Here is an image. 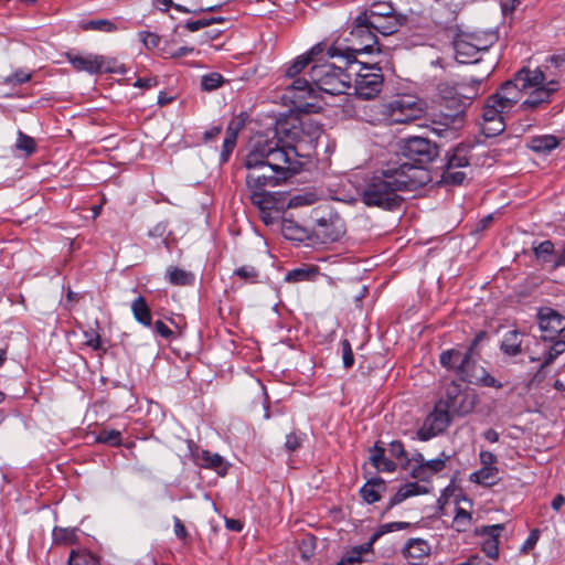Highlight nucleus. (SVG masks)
I'll return each mask as SVG.
<instances>
[{
    "mask_svg": "<svg viewBox=\"0 0 565 565\" xmlns=\"http://www.w3.org/2000/svg\"><path fill=\"white\" fill-rule=\"evenodd\" d=\"M373 551V547L367 542L361 545H356L352 547L343 557V562L347 565H355L361 564L363 562V554L370 553Z\"/></svg>",
    "mask_w": 565,
    "mask_h": 565,
    "instance_id": "38",
    "label": "nucleus"
},
{
    "mask_svg": "<svg viewBox=\"0 0 565 565\" xmlns=\"http://www.w3.org/2000/svg\"><path fill=\"white\" fill-rule=\"evenodd\" d=\"M341 350H342V362L345 369H350L354 364V355L352 351L351 343L348 339H343L341 341Z\"/></svg>",
    "mask_w": 565,
    "mask_h": 565,
    "instance_id": "52",
    "label": "nucleus"
},
{
    "mask_svg": "<svg viewBox=\"0 0 565 565\" xmlns=\"http://www.w3.org/2000/svg\"><path fill=\"white\" fill-rule=\"evenodd\" d=\"M17 148L19 150L24 151L28 156L32 154L35 149L36 145L32 137L23 134L22 131H19L18 139H17Z\"/></svg>",
    "mask_w": 565,
    "mask_h": 565,
    "instance_id": "46",
    "label": "nucleus"
},
{
    "mask_svg": "<svg viewBox=\"0 0 565 565\" xmlns=\"http://www.w3.org/2000/svg\"><path fill=\"white\" fill-rule=\"evenodd\" d=\"M552 345L546 350L543 356V362L541 367H545L554 362V360L561 355L565 351V341L564 340H554L551 341Z\"/></svg>",
    "mask_w": 565,
    "mask_h": 565,
    "instance_id": "40",
    "label": "nucleus"
},
{
    "mask_svg": "<svg viewBox=\"0 0 565 565\" xmlns=\"http://www.w3.org/2000/svg\"><path fill=\"white\" fill-rule=\"evenodd\" d=\"M153 331L164 339H170L173 334V331L161 320L156 321Z\"/></svg>",
    "mask_w": 565,
    "mask_h": 565,
    "instance_id": "58",
    "label": "nucleus"
},
{
    "mask_svg": "<svg viewBox=\"0 0 565 565\" xmlns=\"http://www.w3.org/2000/svg\"><path fill=\"white\" fill-rule=\"evenodd\" d=\"M415 461L418 462V467L413 469V477L425 480L428 476L434 475L445 467V462L441 459L424 460L422 454H417Z\"/></svg>",
    "mask_w": 565,
    "mask_h": 565,
    "instance_id": "23",
    "label": "nucleus"
},
{
    "mask_svg": "<svg viewBox=\"0 0 565 565\" xmlns=\"http://www.w3.org/2000/svg\"><path fill=\"white\" fill-rule=\"evenodd\" d=\"M502 531L503 525L501 524L482 525L473 531L482 540V552L491 559H497L499 556V536Z\"/></svg>",
    "mask_w": 565,
    "mask_h": 565,
    "instance_id": "18",
    "label": "nucleus"
},
{
    "mask_svg": "<svg viewBox=\"0 0 565 565\" xmlns=\"http://www.w3.org/2000/svg\"><path fill=\"white\" fill-rule=\"evenodd\" d=\"M173 530L177 537L184 540L188 536V531L178 516H173Z\"/></svg>",
    "mask_w": 565,
    "mask_h": 565,
    "instance_id": "61",
    "label": "nucleus"
},
{
    "mask_svg": "<svg viewBox=\"0 0 565 565\" xmlns=\"http://www.w3.org/2000/svg\"><path fill=\"white\" fill-rule=\"evenodd\" d=\"M318 270L315 267L295 268L286 274L287 282H300L311 280L316 277Z\"/></svg>",
    "mask_w": 565,
    "mask_h": 565,
    "instance_id": "39",
    "label": "nucleus"
},
{
    "mask_svg": "<svg viewBox=\"0 0 565 565\" xmlns=\"http://www.w3.org/2000/svg\"><path fill=\"white\" fill-rule=\"evenodd\" d=\"M243 124L241 121L231 120L226 127L225 138L222 145L220 154V163L224 164L230 160V157L236 146L237 135Z\"/></svg>",
    "mask_w": 565,
    "mask_h": 565,
    "instance_id": "21",
    "label": "nucleus"
},
{
    "mask_svg": "<svg viewBox=\"0 0 565 565\" xmlns=\"http://www.w3.org/2000/svg\"><path fill=\"white\" fill-rule=\"evenodd\" d=\"M524 93L522 79H516L515 73L511 79L502 83L497 92L486 99L481 122V131L486 137H495L504 131L505 115L520 103Z\"/></svg>",
    "mask_w": 565,
    "mask_h": 565,
    "instance_id": "3",
    "label": "nucleus"
},
{
    "mask_svg": "<svg viewBox=\"0 0 565 565\" xmlns=\"http://www.w3.org/2000/svg\"><path fill=\"white\" fill-rule=\"evenodd\" d=\"M533 252L536 258L546 262L547 257L554 252V244L551 241L541 242L539 245L533 247Z\"/></svg>",
    "mask_w": 565,
    "mask_h": 565,
    "instance_id": "50",
    "label": "nucleus"
},
{
    "mask_svg": "<svg viewBox=\"0 0 565 565\" xmlns=\"http://www.w3.org/2000/svg\"><path fill=\"white\" fill-rule=\"evenodd\" d=\"M540 536H541V531L539 529L531 530L529 536L522 544L520 552L526 554L530 551H532L535 547V545L537 544Z\"/></svg>",
    "mask_w": 565,
    "mask_h": 565,
    "instance_id": "53",
    "label": "nucleus"
},
{
    "mask_svg": "<svg viewBox=\"0 0 565 565\" xmlns=\"http://www.w3.org/2000/svg\"><path fill=\"white\" fill-rule=\"evenodd\" d=\"M480 461L482 467H495L497 456L491 451L483 450L480 452Z\"/></svg>",
    "mask_w": 565,
    "mask_h": 565,
    "instance_id": "60",
    "label": "nucleus"
},
{
    "mask_svg": "<svg viewBox=\"0 0 565 565\" xmlns=\"http://www.w3.org/2000/svg\"><path fill=\"white\" fill-rule=\"evenodd\" d=\"M31 77L32 74L30 72H26L24 70H18L11 75L7 76L4 78V83L12 86L21 85L29 82Z\"/></svg>",
    "mask_w": 565,
    "mask_h": 565,
    "instance_id": "49",
    "label": "nucleus"
},
{
    "mask_svg": "<svg viewBox=\"0 0 565 565\" xmlns=\"http://www.w3.org/2000/svg\"><path fill=\"white\" fill-rule=\"evenodd\" d=\"M493 217L492 214H488L480 218L477 223L470 224L467 223L465 228L468 231V233L472 236L478 235L480 232L484 231L489 224L492 222Z\"/></svg>",
    "mask_w": 565,
    "mask_h": 565,
    "instance_id": "48",
    "label": "nucleus"
},
{
    "mask_svg": "<svg viewBox=\"0 0 565 565\" xmlns=\"http://www.w3.org/2000/svg\"><path fill=\"white\" fill-rule=\"evenodd\" d=\"M382 35H391L398 31L406 18L395 12L394 3L388 0H374L363 12Z\"/></svg>",
    "mask_w": 565,
    "mask_h": 565,
    "instance_id": "9",
    "label": "nucleus"
},
{
    "mask_svg": "<svg viewBox=\"0 0 565 565\" xmlns=\"http://www.w3.org/2000/svg\"><path fill=\"white\" fill-rule=\"evenodd\" d=\"M313 86L312 82L298 77L286 87L285 97L290 100L294 108L307 110L309 107L313 106L312 103L308 102V99L316 97V88Z\"/></svg>",
    "mask_w": 565,
    "mask_h": 565,
    "instance_id": "16",
    "label": "nucleus"
},
{
    "mask_svg": "<svg viewBox=\"0 0 565 565\" xmlns=\"http://www.w3.org/2000/svg\"><path fill=\"white\" fill-rule=\"evenodd\" d=\"M524 333L513 329L504 333L500 344V350L508 356H515L522 352V342Z\"/></svg>",
    "mask_w": 565,
    "mask_h": 565,
    "instance_id": "22",
    "label": "nucleus"
},
{
    "mask_svg": "<svg viewBox=\"0 0 565 565\" xmlns=\"http://www.w3.org/2000/svg\"><path fill=\"white\" fill-rule=\"evenodd\" d=\"M224 83V78L220 73H209L201 77V87L205 92L217 89Z\"/></svg>",
    "mask_w": 565,
    "mask_h": 565,
    "instance_id": "42",
    "label": "nucleus"
},
{
    "mask_svg": "<svg viewBox=\"0 0 565 565\" xmlns=\"http://www.w3.org/2000/svg\"><path fill=\"white\" fill-rule=\"evenodd\" d=\"M134 318L142 326L150 327L152 323L151 310L142 296L136 298L131 303Z\"/></svg>",
    "mask_w": 565,
    "mask_h": 565,
    "instance_id": "26",
    "label": "nucleus"
},
{
    "mask_svg": "<svg viewBox=\"0 0 565 565\" xmlns=\"http://www.w3.org/2000/svg\"><path fill=\"white\" fill-rule=\"evenodd\" d=\"M234 275L247 282H256L258 278V270L254 266L245 265L237 268Z\"/></svg>",
    "mask_w": 565,
    "mask_h": 565,
    "instance_id": "47",
    "label": "nucleus"
},
{
    "mask_svg": "<svg viewBox=\"0 0 565 565\" xmlns=\"http://www.w3.org/2000/svg\"><path fill=\"white\" fill-rule=\"evenodd\" d=\"M246 186L252 203L262 211L274 206V196L266 188H275L298 173L300 162L294 146L264 135L253 137L244 159Z\"/></svg>",
    "mask_w": 565,
    "mask_h": 565,
    "instance_id": "1",
    "label": "nucleus"
},
{
    "mask_svg": "<svg viewBox=\"0 0 565 565\" xmlns=\"http://www.w3.org/2000/svg\"><path fill=\"white\" fill-rule=\"evenodd\" d=\"M138 38L148 50L156 49L160 43V36L153 32L140 31Z\"/></svg>",
    "mask_w": 565,
    "mask_h": 565,
    "instance_id": "51",
    "label": "nucleus"
},
{
    "mask_svg": "<svg viewBox=\"0 0 565 565\" xmlns=\"http://www.w3.org/2000/svg\"><path fill=\"white\" fill-rule=\"evenodd\" d=\"M53 543L57 545H71L78 542V530L76 527L55 526L52 532Z\"/></svg>",
    "mask_w": 565,
    "mask_h": 565,
    "instance_id": "27",
    "label": "nucleus"
},
{
    "mask_svg": "<svg viewBox=\"0 0 565 565\" xmlns=\"http://www.w3.org/2000/svg\"><path fill=\"white\" fill-rule=\"evenodd\" d=\"M438 154L437 147L430 140L423 137H411L404 140L402 156L394 162H408L411 167L425 169Z\"/></svg>",
    "mask_w": 565,
    "mask_h": 565,
    "instance_id": "11",
    "label": "nucleus"
},
{
    "mask_svg": "<svg viewBox=\"0 0 565 565\" xmlns=\"http://www.w3.org/2000/svg\"><path fill=\"white\" fill-rule=\"evenodd\" d=\"M157 84H158V82L154 77H143V78H138L135 82L134 86L138 87V88L149 89V88L154 87Z\"/></svg>",
    "mask_w": 565,
    "mask_h": 565,
    "instance_id": "62",
    "label": "nucleus"
},
{
    "mask_svg": "<svg viewBox=\"0 0 565 565\" xmlns=\"http://www.w3.org/2000/svg\"><path fill=\"white\" fill-rule=\"evenodd\" d=\"M537 323L544 341H554L565 331V318L551 308L539 311Z\"/></svg>",
    "mask_w": 565,
    "mask_h": 565,
    "instance_id": "17",
    "label": "nucleus"
},
{
    "mask_svg": "<svg viewBox=\"0 0 565 565\" xmlns=\"http://www.w3.org/2000/svg\"><path fill=\"white\" fill-rule=\"evenodd\" d=\"M429 181L427 170L411 167L408 162H390L374 174L362 190V202L367 206L394 210L401 205L399 191H414Z\"/></svg>",
    "mask_w": 565,
    "mask_h": 565,
    "instance_id": "2",
    "label": "nucleus"
},
{
    "mask_svg": "<svg viewBox=\"0 0 565 565\" xmlns=\"http://www.w3.org/2000/svg\"><path fill=\"white\" fill-rule=\"evenodd\" d=\"M191 456L193 461L204 469H211L217 472L220 476H225L227 472V463L224 458L218 454H213L209 450L201 449L199 447H190Z\"/></svg>",
    "mask_w": 565,
    "mask_h": 565,
    "instance_id": "19",
    "label": "nucleus"
},
{
    "mask_svg": "<svg viewBox=\"0 0 565 565\" xmlns=\"http://www.w3.org/2000/svg\"><path fill=\"white\" fill-rule=\"evenodd\" d=\"M429 552V544L422 539H409L403 548V555L411 565H419Z\"/></svg>",
    "mask_w": 565,
    "mask_h": 565,
    "instance_id": "20",
    "label": "nucleus"
},
{
    "mask_svg": "<svg viewBox=\"0 0 565 565\" xmlns=\"http://www.w3.org/2000/svg\"><path fill=\"white\" fill-rule=\"evenodd\" d=\"M427 492H428V488L426 486L419 484L417 482H408V483L402 486L397 490V492L391 499L390 504L391 505L399 504L401 502H403L407 498H411V497H414V495H418V494H422V493H427Z\"/></svg>",
    "mask_w": 565,
    "mask_h": 565,
    "instance_id": "25",
    "label": "nucleus"
},
{
    "mask_svg": "<svg viewBox=\"0 0 565 565\" xmlns=\"http://www.w3.org/2000/svg\"><path fill=\"white\" fill-rule=\"evenodd\" d=\"M383 489L384 482L381 479H372L361 488L360 493L365 502L374 503L381 499Z\"/></svg>",
    "mask_w": 565,
    "mask_h": 565,
    "instance_id": "29",
    "label": "nucleus"
},
{
    "mask_svg": "<svg viewBox=\"0 0 565 565\" xmlns=\"http://www.w3.org/2000/svg\"><path fill=\"white\" fill-rule=\"evenodd\" d=\"M316 201H317V195L312 192L296 194L289 199L288 207L296 209V207H301V206H309V205L315 204Z\"/></svg>",
    "mask_w": 565,
    "mask_h": 565,
    "instance_id": "43",
    "label": "nucleus"
},
{
    "mask_svg": "<svg viewBox=\"0 0 565 565\" xmlns=\"http://www.w3.org/2000/svg\"><path fill=\"white\" fill-rule=\"evenodd\" d=\"M375 25L367 19L365 14L360 13L351 25L348 50L354 53H372L377 45Z\"/></svg>",
    "mask_w": 565,
    "mask_h": 565,
    "instance_id": "12",
    "label": "nucleus"
},
{
    "mask_svg": "<svg viewBox=\"0 0 565 565\" xmlns=\"http://www.w3.org/2000/svg\"><path fill=\"white\" fill-rule=\"evenodd\" d=\"M313 50L310 52L297 56L290 64L286 65L285 76L287 78H295L298 74H300L311 62V54Z\"/></svg>",
    "mask_w": 565,
    "mask_h": 565,
    "instance_id": "34",
    "label": "nucleus"
},
{
    "mask_svg": "<svg viewBox=\"0 0 565 565\" xmlns=\"http://www.w3.org/2000/svg\"><path fill=\"white\" fill-rule=\"evenodd\" d=\"M516 79H522L527 97L520 104L523 111L536 110L552 103L553 96L559 89V82L546 79L545 73L540 68L522 67L516 72Z\"/></svg>",
    "mask_w": 565,
    "mask_h": 565,
    "instance_id": "4",
    "label": "nucleus"
},
{
    "mask_svg": "<svg viewBox=\"0 0 565 565\" xmlns=\"http://www.w3.org/2000/svg\"><path fill=\"white\" fill-rule=\"evenodd\" d=\"M68 565H102L99 558L85 548L72 550Z\"/></svg>",
    "mask_w": 565,
    "mask_h": 565,
    "instance_id": "30",
    "label": "nucleus"
},
{
    "mask_svg": "<svg viewBox=\"0 0 565 565\" xmlns=\"http://www.w3.org/2000/svg\"><path fill=\"white\" fill-rule=\"evenodd\" d=\"M423 109L405 98L394 99L383 106V115L390 125L407 124L420 118Z\"/></svg>",
    "mask_w": 565,
    "mask_h": 565,
    "instance_id": "14",
    "label": "nucleus"
},
{
    "mask_svg": "<svg viewBox=\"0 0 565 565\" xmlns=\"http://www.w3.org/2000/svg\"><path fill=\"white\" fill-rule=\"evenodd\" d=\"M376 469L379 471L393 472L396 469V465L388 458L384 457V459L381 461L380 467H377Z\"/></svg>",
    "mask_w": 565,
    "mask_h": 565,
    "instance_id": "63",
    "label": "nucleus"
},
{
    "mask_svg": "<svg viewBox=\"0 0 565 565\" xmlns=\"http://www.w3.org/2000/svg\"><path fill=\"white\" fill-rule=\"evenodd\" d=\"M458 36V34L454 36V54L451 58L439 57L431 63L433 65L439 66L444 72V75H440L438 79L436 90L439 98L443 99L449 107H456L459 105V90L456 73L459 67V50L457 49Z\"/></svg>",
    "mask_w": 565,
    "mask_h": 565,
    "instance_id": "7",
    "label": "nucleus"
},
{
    "mask_svg": "<svg viewBox=\"0 0 565 565\" xmlns=\"http://www.w3.org/2000/svg\"><path fill=\"white\" fill-rule=\"evenodd\" d=\"M170 284L175 286H190L194 282V275L178 267H171L167 270Z\"/></svg>",
    "mask_w": 565,
    "mask_h": 565,
    "instance_id": "35",
    "label": "nucleus"
},
{
    "mask_svg": "<svg viewBox=\"0 0 565 565\" xmlns=\"http://www.w3.org/2000/svg\"><path fill=\"white\" fill-rule=\"evenodd\" d=\"M214 20L215 19H200L196 21H188L185 23V28L191 32H196V31L214 23Z\"/></svg>",
    "mask_w": 565,
    "mask_h": 565,
    "instance_id": "57",
    "label": "nucleus"
},
{
    "mask_svg": "<svg viewBox=\"0 0 565 565\" xmlns=\"http://www.w3.org/2000/svg\"><path fill=\"white\" fill-rule=\"evenodd\" d=\"M193 51H194V47H192V46H181V47L177 49L175 51L171 52L170 56L173 58H178V57L186 56V55L193 53Z\"/></svg>",
    "mask_w": 565,
    "mask_h": 565,
    "instance_id": "64",
    "label": "nucleus"
},
{
    "mask_svg": "<svg viewBox=\"0 0 565 565\" xmlns=\"http://www.w3.org/2000/svg\"><path fill=\"white\" fill-rule=\"evenodd\" d=\"M463 36L472 41V44L479 51V53L488 51V49L493 44L494 41L493 33H489L483 36L463 33Z\"/></svg>",
    "mask_w": 565,
    "mask_h": 565,
    "instance_id": "41",
    "label": "nucleus"
},
{
    "mask_svg": "<svg viewBox=\"0 0 565 565\" xmlns=\"http://www.w3.org/2000/svg\"><path fill=\"white\" fill-rule=\"evenodd\" d=\"M497 467H481L479 470L470 475V480L482 486H492L498 479Z\"/></svg>",
    "mask_w": 565,
    "mask_h": 565,
    "instance_id": "32",
    "label": "nucleus"
},
{
    "mask_svg": "<svg viewBox=\"0 0 565 565\" xmlns=\"http://www.w3.org/2000/svg\"><path fill=\"white\" fill-rule=\"evenodd\" d=\"M488 75L489 74L479 78H475L471 75H465L461 77V105L463 104V99L471 102L473 98L483 93L481 85Z\"/></svg>",
    "mask_w": 565,
    "mask_h": 565,
    "instance_id": "24",
    "label": "nucleus"
},
{
    "mask_svg": "<svg viewBox=\"0 0 565 565\" xmlns=\"http://www.w3.org/2000/svg\"><path fill=\"white\" fill-rule=\"evenodd\" d=\"M85 344L93 350H99L102 348L100 335L94 330L89 329L84 331Z\"/></svg>",
    "mask_w": 565,
    "mask_h": 565,
    "instance_id": "54",
    "label": "nucleus"
},
{
    "mask_svg": "<svg viewBox=\"0 0 565 565\" xmlns=\"http://www.w3.org/2000/svg\"><path fill=\"white\" fill-rule=\"evenodd\" d=\"M458 360H459V351H457L455 349L444 351L440 354V363L447 370L458 371L459 370V366L457 365Z\"/></svg>",
    "mask_w": 565,
    "mask_h": 565,
    "instance_id": "45",
    "label": "nucleus"
},
{
    "mask_svg": "<svg viewBox=\"0 0 565 565\" xmlns=\"http://www.w3.org/2000/svg\"><path fill=\"white\" fill-rule=\"evenodd\" d=\"M559 145L558 139L553 135L534 137L531 140V149L535 152L548 153Z\"/></svg>",
    "mask_w": 565,
    "mask_h": 565,
    "instance_id": "31",
    "label": "nucleus"
},
{
    "mask_svg": "<svg viewBox=\"0 0 565 565\" xmlns=\"http://www.w3.org/2000/svg\"><path fill=\"white\" fill-rule=\"evenodd\" d=\"M354 64L342 70L331 63L317 64L311 67L310 79L315 87L330 95L345 94L351 87V77Z\"/></svg>",
    "mask_w": 565,
    "mask_h": 565,
    "instance_id": "6",
    "label": "nucleus"
},
{
    "mask_svg": "<svg viewBox=\"0 0 565 565\" xmlns=\"http://www.w3.org/2000/svg\"><path fill=\"white\" fill-rule=\"evenodd\" d=\"M452 156L448 160L447 168L443 173V182L447 184H458L459 183V172L455 171L456 168L459 167V159L457 158L456 152L459 150V146H456L454 149Z\"/></svg>",
    "mask_w": 565,
    "mask_h": 565,
    "instance_id": "36",
    "label": "nucleus"
},
{
    "mask_svg": "<svg viewBox=\"0 0 565 565\" xmlns=\"http://www.w3.org/2000/svg\"><path fill=\"white\" fill-rule=\"evenodd\" d=\"M96 440L100 444H107L117 447L121 445V433L115 429H104L96 436Z\"/></svg>",
    "mask_w": 565,
    "mask_h": 565,
    "instance_id": "44",
    "label": "nucleus"
},
{
    "mask_svg": "<svg viewBox=\"0 0 565 565\" xmlns=\"http://www.w3.org/2000/svg\"><path fill=\"white\" fill-rule=\"evenodd\" d=\"M353 64L352 74L355 76L354 90L356 96L363 99L375 97L381 92L383 85L381 68L375 65Z\"/></svg>",
    "mask_w": 565,
    "mask_h": 565,
    "instance_id": "13",
    "label": "nucleus"
},
{
    "mask_svg": "<svg viewBox=\"0 0 565 565\" xmlns=\"http://www.w3.org/2000/svg\"><path fill=\"white\" fill-rule=\"evenodd\" d=\"M345 232L344 222L330 207L313 210L312 235L322 244L339 241Z\"/></svg>",
    "mask_w": 565,
    "mask_h": 565,
    "instance_id": "10",
    "label": "nucleus"
},
{
    "mask_svg": "<svg viewBox=\"0 0 565 565\" xmlns=\"http://www.w3.org/2000/svg\"><path fill=\"white\" fill-rule=\"evenodd\" d=\"M487 338L488 334L486 331H479L475 335L468 352L465 358L461 359V381L482 387L501 388L502 384L490 375L486 367L471 360L472 355L478 351L479 345L484 342Z\"/></svg>",
    "mask_w": 565,
    "mask_h": 565,
    "instance_id": "8",
    "label": "nucleus"
},
{
    "mask_svg": "<svg viewBox=\"0 0 565 565\" xmlns=\"http://www.w3.org/2000/svg\"><path fill=\"white\" fill-rule=\"evenodd\" d=\"M67 61L71 65L79 72H87L89 74H97L99 72L114 73L125 75L127 67L120 65L118 67L105 66V57L102 55H73L67 54Z\"/></svg>",
    "mask_w": 565,
    "mask_h": 565,
    "instance_id": "15",
    "label": "nucleus"
},
{
    "mask_svg": "<svg viewBox=\"0 0 565 565\" xmlns=\"http://www.w3.org/2000/svg\"><path fill=\"white\" fill-rule=\"evenodd\" d=\"M459 384L452 379L446 388V397H441L434 411L426 417L423 426L417 430L419 440L426 441L443 433L450 423V413L457 411Z\"/></svg>",
    "mask_w": 565,
    "mask_h": 565,
    "instance_id": "5",
    "label": "nucleus"
},
{
    "mask_svg": "<svg viewBox=\"0 0 565 565\" xmlns=\"http://www.w3.org/2000/svg\"><path fill=\"white\" fill-rule=\"evenodd\" d=\"M388 451H390L391 456H393L395 458H406V452H405L404 446L401 441H397V440L392 441L390 444Z\"/></svg>",
    "mask_w": 565,
    "mask_h": 565,
    "instance_id": "59",
    "label": "nucleus"
},
{
    "mask_svg": "<svg viewBox=\"0 0 565 565\" xmlns=\"http://www.w3.org/2000/svg\"><path fill=\"white\" fill-rule=\"evenodd\" d=\"M370 461L371 463L377 468L381 465V461L384 459V448L380 447L377 444L370 450Z\"/></svg>",
    "mask_w": 565,
    "mask_h": 565,
    "instance_id": "56",
    "label": "nucleus"
},
{
    "mask_svg": "<svg viewBox=\"0 0 565 565\" xmlns=\"http://www.w3.org/2000/svg\"><path fill=\"white\" fill-rule=\"evenodd\" d=\"M84 31H98L103 33H114L119 30L117 23L108 19H94L84 21L79 24Z\"/></svg>",
    "mask_w": 565,
    "mask_h": 565,
    "instance_id": "28",
    "label": "nucleus"
},
{
    "mask_svg": "<svg viewBox=\"0 0 565 565\" xmlns=\"http://www.w3.org/2000/svg\"><path fill=\"white\" fill-rule=\"evenodd\" d=\"M409 526V523L407 522H388V523H384V524H381L374 532L373 534L371 535L370 540H369V544H371V546L373 547L374 543L381 537L383 536L384 534H387V533H391V532H395V531H401V530H405Z\"/></svg>",
    "mask_w": 565,
    "mask_h": 565,
    "instance_id": "37",
    "label": "nucleus"
},
{
    "mask_svg": "<svg viewBox=\"0 0 565 565\" xmlns=\"http://www.w3.org/2000/svg\"><path fill=\"white\" fill-rule=\"evenodd\" d=\"M480 60L479 51L475 47L472 41L463 36V32L461 31V65L476 64L480 62Z\"/></svg>",
    "mask_w": 565,
    "mask_h": 565,
    "instance_id": "33",
    "label": "nucleus"
},
{
    "mask_svg": "<svg viewBox=\"0 0 565 565\" xmlns=\"http://www.w3.org/2000/svg\"><path fill=\"white\" fill-rule=\"evenodd\" d=\"M302 439L295 433H290L286 436L285 448L287 451H296L300 448Z\"/></svg>",
    "mask_w": 565,
    "mask_h": 565,
    "instance_id": "55",
    "label": "nucleus"
}]
</instances>
